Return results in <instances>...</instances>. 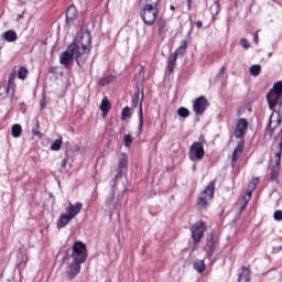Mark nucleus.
<instances>
[{
    "label": "nucleus",
    "mask_w": 282,
    "mask_h": 282,
    "mask_svg": "<svg viewBox=\"0 0 282 282\" xmlns=\"http://www.w3.org/2000/svg\"><path fill=\"white\" fill-rule=\"evenodd\" d=\"M91 53V34L88 31L82 33L80 39L76 43L75 61L78 67L86 65Z\"/></svg>",
    "instance_id": "nucleus-1"
},
{
    "label": "nucleus",
    "mask_w": 282,
    "mask_h": 282,
    "mask_svg": "<svg viewBox=\"0 0 282 282\" xmlns=\"http://www.w3.org/2000/svg\"><path fill=\"white\" fill-rule=\"evenodd\" d=\"M215 199V181H212L205 189H203L197 198V208L199 210H206L208 208L210 202Z\"/></svg>",
    "instance_id": "nucleus-2"
},
{
    "label": "nucleus",
    "mask_w": 282,
    "mask_h": 282,
    "mask_svg": "<svg viewBox=\"0 0 282 282\" xmlns=\"http://www.w3.org/2000/svg\"><path fill=\"white\" fill-rule=\"evenodd\" d=\"M70 257L75 263H85L88 257L87 245H85L83 241H75L72 247Z\"/></svg>",
    "instance_id": "nucleus-3"
},
{
    "label": "nucleus",
    "mask_w": 282,
    "mask_h": 282,
    "mask_svg": "<svg viewBox=\"0 0 282 282\" xmlns=\"http://www.w3.org/2000/svg\"><path fill=\"white\" fill-rule=\"evenodd\" d=\"M282 101V82H276L272 89L267 94L269 109L273 111L274 107Z\"/></svg>",
    "instance_id": "nucleus-4"
},
{
    "label": "nucleus",
    "mask_w": 282,
    "mask_h": 282,
    "mask_svg": "<svg viewBox=\"0 0 282 282\" xmlns=\"http://www.w3.org/2000/svg\"><path fill=\"white\" fill-rule=\"evenodd\" d=\"M282 122V116L279 111L273 110V112L270 116L269 124L265 129V135H269V138H274V131L281 127Z\"/></svg>",
    "instance_id": "nucleus-5"
},
{
    "label": "nucleus",
    "mask_w": 282,
    "mask_h": 282,
    "mask_svg": "<svg viewBox=\"0 0 282 282\" xmlns=\"http://www.w3.org/2000/svg\"><path fill=\"white\" fill-rule=\"evenodd\" d=\"M189 230L192 232V239L195 246H197V243H200L202 239H204V232L206 231V223H204V220H198L189 227Z\"/></svg>",
    "instance_id": "nucleus-6"
},
{
    "label": "nucleus",
    "mask_w": 282,
    "mask_h": 282,
    "mask_svg": "<svg viewBox=\"0 0 282 282\" xmlns=\"http://www.w3.org/2000/svg\"><path fill=\"white\" fill-rule=\"evenodd\" d=\"M204 155H206L204 143L200 141L194 142L189 148V160L192 162H202V160H204Z\"/></svg>",
    "instance_id": "nucleus-7"
},
{
    "label": "nucleus",
    "mask_w": 282,
    "mask_h": 282,
    "mask_svg": "<svg viewBox=\"0 0 282 282\" xmlns=\"http://www.w3.org/2000/svg\"><path fill=\"white\" fill-rule=\"evenodd\" d=\"M140 17L145 25H153L158 19V9L144 7L140 11Z\"/></svg>",
    "instance_id": "nucleus-8"
},
{
    "label": "nucleus",
    "mask_w": 282,
    "mask_h": 282,
    "mask_svg": "<svg viewBox=\"0 0 282 282\" xmlns=\"http://www.w3.org/2000/svg\"><path fill=\"white\" fill-rule=\"evenodd\" d=\"M74 54H76V42H73L68 45L67 50L61 54L59 63L64 67H69L74 61Z\"/></svg>",
    "instance_id": "nucleus-9"
},
{
    "label": "nucleus",
    "mask_w": 282,
    "mask_h": 282,
    "mask_svg": "<svg viewBox=\"0 0 282 282\" xmlns=\"http://www.w3.org/2000/svg\"><path fill=\"white\" fill-rule=\"evenodd\" d=\"M248 119L240 118L237 120L234 129V135L237 140H243V138H246V133H248Z\"/></svg>",
    "instance_id": "nucleus-10"
},
{
    "label": "nucleus",
    "mask_w": 282,
    "mask_h": 282,
    "mask_svg": "<svg viewBox=\"0 0 282 282\" xmlns=\"http://www.w3.org/2000/svg\"><path fill=\"white\" fill-rule=\"evenodd\" d=\"M208 99H206L205 96H200L196 98L193 102V111L196 113V116H204V112L206 109H208Z\"/></svg>",
    "instance_id": "nucleus-11"
},
{
    "label": "nucleus",
    "mask_w": 282,
    "mask_h": 282,
    "mask_svg": "<svg viewBox=\"0 0 282 282\" xmlns=\"http://www.w3.org/2000/svg\"><path fill=\"white\" fill-rule=\"evenodd\" d=\"M17 79V73L13 72L9 75L6 94L7 96H11V98H14V94H17V83L14 80Z\"/></svg>",
    "instance_id": "nucleus-12"
},
{
    "label": "nucleus",
    "mask_w": 282,
    "mask_h": 282,
    "mask_svg": "<svg viewBox=\"0 0 282 282\" xmlns=\"http://www.w3.org/2000/svg\"><path fill=\"white\" fill-rule=\"evenodd\" d=\"M80 263L74 261L68 265V270L66 271V276L68 281H74V279H76V275L80 274Z\"/></svg>",
    "instance_id": "nucleus-13"
},
{
    "label": "nucleus",
    "mask_w": 282,
    "mask_h": 282,
    "mask_svg": "<svg viewBox=\"0 0 282 282\" xmlns=\"http://www.w3.org/2000/svg\"><path fill=\"white\" fill-rule=\"evenodd\" d=\"M83 210V203L77 202L76 204L69 203V206L65 209L66 214L69 215L73 219Z\"/></svg>",
    "instance_id": "nucleus-14"
},
{
    "label": "nucleus",
    "mask_w": 282,
    "mask_h": 282,
    "mask_svg": "<svg viewBox=\"0 0 282 282\" xmlns=\"http://www.w3.org/2000/svg\"><path fill=\"white\" fill-rule=\"evenodd\" d=\"M76 17H78V10L76 9V6L72 4L67 8L66 11V25H72Z\"/></svg>",
    "instance_id": "nucleus-15"
},
{
    "label": "nucleus",
    "mask_w": 282,
    "mask_h": 282,
    "mask_svg": "<svg viewBox=\"0 0 282 282\" xmlns=\"http://www.w3.org/2000/svg\"><path fill=\"white\" fill-rule=\"evenodd\" d=\"M243 155V141H240L236 149L234 150L231 162L232 164H236L237 160Z\"/></svg>",
    "instance_id": "nucleus-16"
},
{
    "label": "nucleus",
    "mask_w": 282,
    "mask_h": 282,
    "mask_svg": "<svg viewBox=\"0 0 282 282\" xmlns=\"http://www.w3.org/2000/svg\"><path fill=\"white\" fill-rule=\"evenodd\" d=\"M175 65H177V53H172L169 56V62H167V73L173 74L175 69Z\"/></svg>",
    "instance_id": "nucleus-17"
},
{
    "label": "nucleus",
    "mask_w": 282,
    "mask_h": 282,
    "mask_svg": "<svg viewBox=\"0 0 282 282\" xmlns=\"http://www.w3.org/2000/svg\"><path fill=\"white\" fill-rule=\"evenodd\" d=\"M72 219H74V218L69 214H62L59 216V219L57 220L58 230H61V228H65V226H67V224H69V221H72Z\"/></svg>",
    "instance_id": "nucleus-18"
},
{
    "label": "nucleus",
    "mask_w": 282,
    "mask_h": 282,
    "mask_svg": "<svg viewBox=\"0 0 282 282\" xmlns=\"http://www.w3.org/2000/svg\"><path fill=\"white\" fill-rule=\"evenodd\" d=\"M99 109L100 111H102L104 116H107V113H109V111L111 110V101H109V98H102Z\"/></svg>",
    "instance_id": "nucleus-19"
},
{
    "label": "nucleus",
    "mask_w": 282,
    "mask_h": 282,
    "mask_svg": "<svg viewBox=\"0 0 282 282\" xmlns=\"http://www.w3.org/2000/svg\"><path fill=\"white\" fill-rule=\"evenodd\" d=\"M186 50H188V42L183 40L176 51L172 54H176V56H184L186 54Z\"/></svg>",
    "instance_id": "nucleus-20"
},
{
    "label": "nucleus",
    "mask_w": 282,
    "mask_h": 282,
    "mask_svg": "<svg viewBox=\"0 0 282 282\" xmlns=\"http://www.w3.org/2000/svg\"><path fill=\"white\" fill-rule=\"evenodd\" d=\"M144 99V93H142V98L139 104V130L142 132V129L144 127V115L142 112V100Z\"/></svg>",
    "instance_id": "nucleus-21"
},
{
    "label": "nucleus",
    "mask_w": 282,
    "mask_h": 282,
    "mask_svg": "<svg viewBox=\"0 0 282 282\" xmlns=\"http://www.w3.org/2000/svg\"><path fill=\"white\" fill-rule=\"evenodd\" d=\"M3 39L7 40L8 43H14L19 36L17 35L15 31L9 30L3 33Z\"/></svg>",
    "instance_id": "nucleus-22"
},
{
    "label": "nucleus",
    "mask_w": 282,
    "mask_h": 282,
    "mask_svg": "<svg viewBox=\"0 0 282 282\" xmlns=\"http://www.w3.org/2000/svg\"><path fill=\"white\" fill-rule=\"evenodd\" d=\"M11 134L12 138H21V135L23 134V128L21 127V124L14 123L11 127Z\"/></svg>",
    "instance_id": "nucleus-23"
},
{
    "label": "nucleus",
    "mask_w": 282,
    "mask_h": 282,
    "mask_svg": "<svg viewBox=\"0 0 282 282\" xmlns=\"http://www.w3.org/2000/svg\"><path fill=\"white\" fill-rule=\"evenodd\" d=\"M238 281H250V268L242 267L239 273Z\"/></svg>",
    "instance_id": "nucleus-24"
},
{
    "label": "nucleus",
    "mask_w": 282,
    "mask_h": 282,
    "mask_svg": "<svg viewBox=\"0 0 282 282\" xmlns=\"http://www.w3.org/2000/svg\"><path fill=\"white\" fill-rule=\"evenodd\" d=\"M28 74H30V70H28L25 66H20L18 70L19 80H25V78H28Z\"/></svg>",
    "instance_id": "nucleus-25"
},
{
    "label": "nucleus",
    "mask_w": 282,
    "mask_h": 282,
    "mask_svg": "<svg viewBox=\"0 0 282 282\" xmlns=\"http://www.w3.org/2000/svg\"><path fill=\"white\" fill-rule=\"evenodd\" d=\"M61 147H63V137L59 135L58 139H56L52 145L51 151H61Z\"/></svg>",
    "instance_id": "nucleus-26"
},
{
    "label": "nucleus",
    "mask_w": 282,
    "mask_h": 282,
    "mask_svg": "<svg viewBox=\"0 0 282 282\" xmlns=\"http://www.w3.org/2000/svg\"><path fill=\"white\" fill-rule=\"evenodd\" d=\"M194 270H196V272H199L202 274V272H204V270H206V264H204V260H196L194 262Z\"/></svg>",
    "instance_id": "nucleus-27"
},
{
    "label": "nucleus",
    "mask_w": 282,
    "mask_h": 282,
    "mask_svg": "<svg viewBox=\"0 0 282 282\" xmlns=\"http://www.w3.org/2000/svg\"><path fill=\"white\" fill-rule=\"evenodd\" d=\"M250 74L251 76H254V77L259 76V74H261V65L259 64L252 65L250 67Z\"/></svg>",
    "instance_id": "nucleus-28"
},
{
    "label": "nucleus",
    "mask_w": 282,
    "mask_h": 282,
    "mask_svg": "<svg viewBox=\"0 0 282 282\" xmlns=\"http://www.w3.org/2000/svg\"><path fill=\"white\" fill-rule=\"evenodd\" d=\"M177 115L180 118H188V116H191V111L185 107H181L177 109Z\"/></svg>",
    "instance_id": "nucleus-29"
},
{
    "label": "nucleus",
    "mask_w": 282,
    "mask_h": 282,
    "mask_svg": "<svg viewBox=\"0 0 282 282\" xmlns=\"http://www.w3.org/2000/svg\"><path fill=\"white\" fill-rule=\"evenodd\" d=\"M145 4L144 7L147 8H154L158 10V6H160V0H144Z\"/></svg>",
    "instance_id": "nucleus-30"
},
{
    "label": "nucleus",
    "mask_w": 282,
    "mask_h": 282,
    "mask_svg": "<svg viewBox=\"0 0 282 282\" xmlns=\"http://www.w3.org/2000/svg\"><path fill=\"white\" fill-rule=\"evenodd\" d=\"M127 118H131V108L126 107L121 111V120H127Z\"/></svg>",
    "instance_id": "nucleus-31"
},
{
    "label": "nucleus",
    "mask_w": 282,
    "mask_h": 282,
    "mask_svg": "<svg viewBox=\"0 0 282 282\" xmlns=\"http://www.w3.org/2000/svg\"><path fill=\"white\" fill-rule=\"evenodd\" d=\"M259 184V177H254L249 182V191L254 192L257 188V185Z\"/></svg>",
    "instance_id": "nucleus-32"
},
{
    "label": "nucleus",
    "mask_w": 282,
    "mask_h": 282,
    "mask_svg": "<svg viewBox=\"0 0 282 282\" xmlns=\"http://www.w3.org/2000/svg\"><path fill=\"white\" fill-rule=\"evenodd\" d=\"M127 164H129V162L127 161V156H122L119 160V165H118L119 171L127 169Z\"/></svg>",
    "instance_id": "nucleus-33"
},
{
    "label": "nucleus",
    "mask_w": 282,
    "mask_h": 282,
    "mask_svg": "<svg viewBox=\"0 0 282 282\" xmlns=\"http://www.w3.org/2000/svg\"><path fill=\"white\" fill-rule=\"evenodd\" d=\"M140 105V90L134 93L132 98V107H138Z\"/></svg>",
    "instance_id": "nucleus-34"
},
{
    "label": "nucleus",
    "mask_w": 282,
    "mask_h": 282,
    "mask_svg": "<svg viewBox=\"0 0 282 282\" xmlns=\"http://www.w3.org/2000/svg\"><path fill=\"white\" fill-rule=\"evenodd\" d=\"M158 25H159V34H160V36H162V34H164L165 29H166V22L161 20L158 22Z\"/></svg>",
    "instance_id": "nucleus-35"
},
{
    "label": "nucleus",
    "mask_w": 282,
    "mask_h": 282,
    "mask_svg": "<svg viewBox=\"0 0 282 282\" xmlns=\"http://www.w3.org/2000/svg\"><path fill=\"white\" fill-rule=\"evenodd\" d=\"M123 142L124 147H131V144L133 143V138L131 137V134H126L123 137Z\"/></svg>",
    "instance_id": "nucleus-36"
},
{
    "label": "nucleus",
    "mask_w": 282,
    "mask_h": 282,
    "mask_svg": "<svg viewBox=\"0 0 282 282\" xmlns=\"http://www.w3.org/2000/svg\"><path fill=\"white\" fill-rule=\"evenodd\" d=\"M276 180H279V170L273 169L270 174V181L276 182Z\"/></svg>",
    "instance_id": "nucleus-37"
},
{
    "label": "nucleus",
    "mask_w": 282,
    "mask_h": 282,
    "mask_svg": "<svg viewBox=\"0 0 282 282\" xmlns=\"http://www.w3.org/2000/svg\"><path fill=\"white\" fill-rule=\"evenodd\" d=\"M207 248H208L209 254H213L215 252V240L214 239H212L207 242Z\"/></svg>",
    "instance_id": "nucleus-38"
},
{
    "label": "nucleus",
    "mask_w": 282,
    "mask_h": 282,
    "mask_svg": "<svg viewBox=\"0 0 282 282\" xmlns=\"http://www.w3.org/2000/svg\"><path fill=\"white\" fill-rule=\"evenodd\" d=\"M250 199H252V191H248L243 196V204H250Z\"/></svg>",
    "instance_id": "nucleus-39"
},
{
    "label": "nucleus",
    "mask_w": 282,
    "mask_h": 282,
    "mask_svg": "<svg viewBox=\"0 0 282 282\" xmlns=\"http://www.w3.org/2000/svg\"><path fill=\"white\" fill-rule=\"evenodd\" d=\"M240 45H241V47H243V50H250V43L248 42L247 39H241Z\"/></svg>",
    "instance_id": "nucleus-40"
},
{
    "label": "nucleus",
    "mask_w": 282,
    "mask_h": 282,
    "mask_svg": "<svg viewBox=\"0 0 282 282\" xmlns=\"http://www.w3.org/2000/svg\"><path fill=\"white\" fill-rule=\"evenodd\" d=\"M273 219H275V221H282V210H275L273 214Z\"/></svg>",
    "instance_id": "nucleus-41"
},
{
    "label": "nucleus",
    "mask_w": 282,
    "mask_h": 282,
    "mask_svg": "<svg viewBox=\"0 0 282 282\" xmlns=\"http://www.w3.org/2000/svg\"><path fill=\"white\" fill-rule=\"evenodd\" d=\"M259 32H261V30L256 31L253 34V43H256V45H259Z\"/></svg>",
    "instance_id": "nucleus-42"
},
{
    "label": "nucleus",
    "mask_w": 282,
    "mask_h": 282,
    "mask_svg": "<svg viewBox=\"0 0 282 282\" xmlns=\"http://www.w3.org/2000/svg\"><path fill=\"white\" fill-rule=\"evenodd\" d=\"M32 135H35L36 138H42L41 131H39V129H33Z\"/></svg>",
    "instance_id": "nucleus-43"
},
{
    "label": "nucleus",
    "mask_w": 282,
    "mask_h": 282,
    "mask_svg": "<svg viewBox=\"0 0 282 282\" xmlns=\"http://www.w3.org/2000/svg\"><path fill=\"white\" fill-rule=\"evenodd\" d=\"M40 107L42 110L45 109V107H47V100L45 98L41 100Z\"/></svg>",
    "instance_id": "nucleus-44"
},
{
    "label": "nucleus",
    "mask_w": 282,
    "mask_h": 282,
    "mask_svg": "<svg viewBox=\"0 0 282 282\" xmlns=\"http://www.w3.org/2000/svg\"><path fill=\"white\" fill-rule=\"evenodd\" d=\"M195 25L196 28H198V30H202V28H204V23L202 21H197Z\"/></svg>",
    "instance_id": "nucleus-45"
},
{
    "label": "nucleus",
    "mask_w": 282,
    "mask_h": 282,
    "mask_svg": "<svg viewBox=\"0 0 282 282\" xmlns=\"http://www.w3.org/2000/svg\"><path fill=\"white\" fill-rule=\"evenodd\" d=\"M246 208H248V204L243 203L242 206L239 209V213H242L246 210Z\"/></svg>",
    "instance_id": "nucleus-46"
},
{
    "label": "nucleus",
    "mask_w": 282,
    "mask_h": 282,
    "mask_svg": "<svg viewBox=\"0 0 282 282\" xmlns=\"http://www.w3.org/2000/svg\"><path fill=\"white\" fill-rule=\"evenodd\" d=\"M48 72H50V74H56V67L51 66Z\"/></svg>",
    "instance_id": "nucleus-47"
},
{
    "label": "nucleus",
    "mask_w": 282,
    "mask_h": 282,
    "mask_svg": "<svg viewBox=\"0 0 282 282\" xmlns=\"http://www.w3.org/2000/svg\"><path fill=\"white\" fill-rule=\"evenodd\" d=\"M115 199H116V194L112 193V194L110 195L109 202H113Z\"/></svg>",
    "instance_id": "nucleus-48"
},
{
    "label": "nucleus",
    "mask_w": 282,
    "mask_h": 282,
    "mask_svg": "<svg viewBox=\"0 0 282 282\" xmlns=\"http://www.w3.org/2000/svg\"><path fill=\"white\" fill-rule=\"evenodd\" d=\"M225 72H226V66H223L220 69V74H225Z\"/></svg>",
    "instance_id": "nucleus-49"
},
{
    "label": "nucleus",
    "mask_w": 282,
    "mask_h": 282,
    "mask_svg": "<svg viewBox=\"0 0 282 282\" xmlns=\"http://www.w3.org/2000/svg\"><path fill=\"white\" fill-rule=\"evenodd\" d=\"M118 177H122V172H119L117 175H116V178L118 180Z\"/></svg>",
    "instance_id": "nucleus-50"
},
{
    "label": "nucleus",
    "mask_w": 282,
    "mask_h": 282,
    "mask_svg": "<svg viewBox=\"0 0 282 282\" xmlns=\"http://www.w3.org/2000/svg\"><path fill=\"white\" fill-rule=\"evenodd\" d=\"M192 2H193V0H187L188 6H191Z\"/></svg>",
    "instance_id": "nucleus-51"
},
{
    "label": "nucleus",
    "mask_w": 282,
    "mask_h": 282,
    "mask_svg": "<svg viewBox=\"0 0 282 282\" xmlns=\"http://www.w3.org/2000/svg\"><path fill=\"white\" fill-rule=\"evenodd\" d=\"M170 9L174 11V10H175V7H174V6H171Z\"/></svg>",
    "instance_id": "nucleus-52"
},
{
    "label": "nucleus",
    "mask_w": 282,
    "mask_h": 282,
    "mask_svg": "<svg viewBox=\"0 0 282 282\" xmlns=\"http://www.w3.org/2000/svg\"><path fill=\"white\" fill-rule=\"evenodd\" d=\"M106 84H107V85H109V77H107V79H106Z\"/></svg>",
    "instance_id": "nucleus-53"
},
{
    "label": "nucleus",
    "mask_w": 282,
    "mask_h": 282,
    "mask_svg": "<svg viewBox=\"0 0 282 282\" xmlns=\"http://www.w3.org/2000/svg\"><path fill=\"white\" fill-rule=\"evenodd\" d=\"M245 282H250V280H246Z\"/></svg>",
    "instance_id": "nucleus-54"
}]
</instances>
